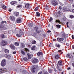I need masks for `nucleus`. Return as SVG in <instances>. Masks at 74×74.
I'll return each instance as SVG.
<instances>
[{
  "instance_id": "1",
  "label": "nucleus",
  "mask_w": 74,
  "mask_h": 74,
  "mask_svg": "<svg viewBox=\"0 0 74 74\" xmlns=\"http://www.w3.org/2000/svg\"><path fill=\"white\" fill-rule=\"evenodd\" d=\"M51 4L54 6H56L58 5V2L55 0H53L51 1Z\"/></svg>"
},
{
  "instance_id": "63",
  "label": "nucleus",
  "mask_w": 74,
  "mask_h": 74,
  "mask_svg": "<svg viewBox=\"0 0 74 74\" xmlns=\"http://www.w3.org/2000/svg\"><path fill=\"white\" fill-rule=\"evenodd\" d=\"M38 74H42V72H40L38 73Z\"/></svg>"
},
{
  "instance_id": "32",
  "label": "nucleus",
  "mask_w": 74,
  "mask_h": 74,
  "mask_svg": "<svg viewBox=\"0 0 74 74\" xmlns=\"http://www.w3.org/2000/svg\"><path fill=\"white\" fill-rule=\"evenodd\" d=\"M61 26V25H56V27H57V28H58V29H60V28Z\"/></svg>"
},
{
  "instance_id": "50",
  "label": "nucleus",
  "mask_w": 74,
  "mask_h": 74,
  "mask_svg": "<svg viewBox=\"0 0 74 74\" xmlns=\"http://www.w3.org/2000/svg\"><path fill=\"white\" fill-rule=\"evenodd\" d=\"M70 17L71 18H73L74 17V16H73V15H71L70 16Z\"/></svg>"
},
{
  "instance_id": "9",
  "label": "nucleus",
  "mask_w": 74,
  "mask_h": 74,
  "mask_svg": "<svg viewBox=\"0 0 74 74\" xmlns=\"http://www.w3.org/2000/svg\"><path fill=\"white\" fill-rule=\"evenodd\" d=\"M10 18L11 21H15V18L14 16H11Z\"/></svg>"
},
{
  "instance_id": "19",
  "label": "nucleus",
  "mask_w": 74,
  "mask_h": 74,
  "mask_svg": "<svg viewBox=\"0 0 74 74\" xmlns=\"http://www.w3.org/2000/svg\"><path fill=\"white\" fill-rule=\"evenodd\" d=\"M38 56H40V55H42V52H38L37 54Z\"/></svg>"
},
{
  "instance_id": "47",
  "label": "nucleus",
  "mask_w": 74,
  "mask_h": 74,
  "mask_svg": "<svg viewBox=\"0 0 74 74\" xmlns=\"http://www.w3.org/2000/svg\"><path fill=\"white\" fill-rule=\"evenodd\" d=\"M25 50L26 52H29V49L27 48H25Z\"/></svg>"
},
{
  "instance_id": "42",
  "label": "nucleus",
  "mask_w": 74,
  "mask_h": 74,
  "mask_svg": "<svg viewBox=\"0 0 74 74\" xmlns=\"http://www.w3.org/2000/svg\"><path fill=\"white\" fill-rule=\"evenodd\" d=\"M21 47L22 48H25V45L23 44H21Z\"/></svg>"
},
{
  "instance_id": "16",
  "label": "nucleus",
  "mask_w": 74,
  "mask_h": 74,
  "mask_svg": "<svg viewBox=\"0 0 74 74\" xmlns=\"http://www.w3.org/2000/svg\"><path fill=\"white\" fill-rule=\"evenodd\" d=\"M7 29V28L4 27H0V30H5Z\"/></svg>"
},
{
  "instance_id": "48",
  "label": "nucleus",
  "mask_w": 74,
  "mask_h": 74,
  "mask_svg": "<svg viewBox=\"0 0 74 74\" xmlns=\"http://www.w3.org/2000/svg\"><path fill=\"white\" fill-rule=\"evenodd\" d=\"M49 73H52V71L51 69L49 70Z\"/></svg>"
},
{
  "instance_id": "6",
  "label": "nucleus",
  "mask_w": 74,
  "mask_h": 74,
  "mask_svg": "<svg viewBox=\"0 0 74 74\" xmlns=\"http://www.w3.org/2000/svg\"><path fill=\"white\" fill-rule=\"evenodd\" d=\"M7 23V22L5 21H4L2 22H1V26H2L3 27L5 25V24H6Z\"/></svg>"
},
{
  "instance_id": "46",
  "label": "nucleus",
  "mask_w": 74,
  "mask_h": 74,
  "mask_svg": "<svg viewBox=\"0 0 74 74\" xmlns=\"http://www.w3.org/2000/svg\"><path fill=\"white\" fill-rule=\"evenodd\" d=\"M2 72L3 73L4 71H6V69L5 68H2Z\"/></svg>"
},
{
  "instance_id": "12",
  "label": "nucleus",
  "mask_w": 74,
  "mask_h": 74,
  "mask_svg": "<svg viewBox=\"0 0 74 74\" xmlns=\"http://www.w3.org/2000/svg\"><path fill=\"white\" fill-rule=\"evenodd\" d=\"M60 65H62V62L61 61H59L57 64V66H60Z\"/></svg>"
},
{
  "instance_id": "21",
  "label": "nucleus",
  "mask_w": 74,
  "mask_h": 74,
  "mask_svg": "<svg viewBox=\"0 0 74 74\" xmlns=\"http://www.w3.org/2000/svg\"><path fill=\"white\" fill-rule=\"evenodd\" d=\"M56 47H58V48H60V45L58 43H56Z\"/></svg>"
},
{
  "instance_id": "56",
  "label": "nucleus",
  "mask_w": 74,
  "mask_h": 74,
  "mask_svg": "<svg viewBox=\"0 0 74 74\" xmlns=\"http://www.w3.org/2000/svg\"><path fill=\"white\" fill-rule=\"evenodd\" d=\"M44 74H48V72L46 71Z\"/></svg>"
},
{
  "instance_id": "43",
  "label": "nucleus",
  "mask_w": 74,
  "mask_h": 74,
  "mask_svg": "<svg viewBox=\"0 0 74 74\" xmlns=\"http://www.w3.org/2000/svg\"><path fill=\"white\" fill-rule=\"evenodd\" d=\"M2 8L4 10H6V8H7L6 7V6H5V5H3Z\"/></svg>"
},
{
  "instance_id": "64",
  "label": "nucleus",
  "mask_w": 74,
  "mask_h": 74,
  "mask_svg": "<svg viewBox=\"0 0 74 74\" xmlns=\"http://www.w3.org/2000/svg\"><path fill=\"white\" fill-rule=\"evenodd\" d=\"M72 48H73V49H74V45H73Z\"/></svg>"
},
{
  "instance_id": "39",
  "label": "nucleus",
  "mask_w": 74,
  "mask_h": 74,
  "mask_svg": "<svg viewBox=\"0 0 74 74\" xmlns=\"http://www.w3.org/2000/svg\"><path fill=\"white\" fill-rule=\"evenodd\" d=\"M16 36L18 37H22V35H21V34H16Z\"/></svg>"
},
{
  "instance_id": "15",
  "label": "nucleus",
  "mask_w": 74,
  "mask_h": 74,
  "mask_svg": "<svg viewBox=\"0 0 74 74\" xmlns=\"http://www.w3.org/2000/svg\"><path fill=\"white\" fill-rule=\"evenodd\" d=\"M27 55L28 58L29 59H30L32 58V56H31V55H30V54L29 53H27Z\"/></svg>"
},
{
  "instance_id": "3",
  "label": "nucleus",
  "mask_w": 74,
  "mask_h": 74,
  "mask_svg": "<svg viewBox=\"0 0 74 74\" xmlns=\"http://www.w3.org/2000/svg\"><path fill=\"white\" fill-rule=\"evenodd\" d=\"M1 44L3 46H4L7 44V42L4 40H3L1 41Z\"/></svg>"
},
{
  "instance_id": "51",
  "label": "nucleus",
  "mask_w": 74,
  "mask_h": 74,
  "mask_svg": "<svg viewBox=\"0 0 74 74\" xmlns=\"http://www.w3.org/2000/svg\"><path fill=\"white\" fill-rule=\"evenodd\" d=\"M60 15V14H58V13H57V14H56V16H57V17H58V16H59Z\"/></svg>"
},
{
  "instance_id": "49",
  "label": "nucleus",
  "mask_w": 74,
  "mask_h": 74,
  "mask_svg": "<svg viewBox=\"0 0 74 74\" xmlns=\"http://www.w3.org/2000/svg\"><path fill=\"white\" fill-rule=\"evenodd\" d=\"M52 21H53V18L52 17H50V18L49 22H51Z\"/></svg>"
},
{
  "instance_id": "5",
  "label": "nucleus",
  "mask_w": 74,
  "mask_h": 74,
  "mask_svg": "<svg viewBox=\"0 0 74 74\" xmlns=\"http://www.w3.org/2000/svg\"><path fill=\"white\" fill-rule=\"evenodd\" d=\"M16 21L18 23H19L22 22V20H21V18H18L16 19Z\"/></svg>"
},
{
  "instance_id": "59",
  "label": "nucleus",
  "mask_w": 74,
  "mask_h": 74,
  "mask_svg": "<svg viewBox=\"0 0 74 74\" xmlns=\"http://www.w3.org/2000/svg\"><path fill=\"white\" fill-rule=\"evenodd\" d=\"M69 1L70 2H71V3H72V2L73 1V0H69Z\"/></svg>"
},
{
  "instance_id": "20",
  "label": "nucleus",
  "mask_w": 74,
  "mask_h": 74,
  "mask_svg": "<svg viewBox=\"0 0 74 74\" xmlns=\"http://www.w3.org/2000/svg\"><path fill=\"white\" fill-rule=\"evenodd\" d=\"M35 49H36V46H33L31 48L32 50L33 51H34V50H35Z\"/></svg>"
},
{
  "instance_id": "57",
  "label": "nucleus",
  "mask_w": 74,
  "mask_h": 74,
  "mask_svg": "<svg viewBox=\"0 0 74 74\" xmlns=\"http://www.w3.org/2000/svg\"><path fill=\"white\" fill-rule=\"evenodd\" d=\"M72 37L73 39H74V35H72Z\"/></svg>"
},
{
  "instance_id": "31",
  "label": "nucleus",
  "mask_w": 74,
  "mask_h": 74,
  "mask_svg": "<svg viewBox=\"0 0 74 74\" xmlns=\"http://www.w3.org/2000/svg\"><path fill=\"white\" fill-rule=\"evenodd\" d=\"M45 9L46 10H48L49 9L48 7V5H45Z\"/></svg>"
},
{
  "instance_id": "60",
  "label": "nucleus",
  "mask_w": 74,
  "mask_h": 74,
  "mask_svg": "<svg viewBox=\"0 0 74 74\" xmlns=\"http://www.w3.org/2000/svg\"><path fill=\"white\" fill-rule=\"evenodd\" d=\"M70 69H71V68L69 67L67 68V70H70Z\"/></svg>"
},
{
  "instance_id": "41",
  "label": "nucleus",
  "mask_w": 74,
  "mask_h": 74,
  "mask_svg": "<svg viewBox=\"0 0 74 74\" xmlns=\"http://www.w3.org/2000/svg\"><path fill=\"white\" fill-rule=\"evenodd\" d=\"M32 42H32V44H36V41L34 40H32Z\"/></svg>"
},
{
  "instance_id": "24",
  "label": "nucleus",
  "mask_w": 74,
  "mask_h": 74,
  "mask_svg": "<svg viewBox=\"0 0 74 74\" xmlns=\"http://www.w3.org/2000/svg\"><path fill=\"white\" fill-rule=\"evenodd\" d=\"M10 47L11 48V49H15V48L14 45H11L10 46Z\"/></svg>"
},
{
  "instance_id": "14",
  "label": "nucleus",
  "mask_w": 74,
  "mask_h": 74,
  "mask_svg": "<svg viewBox=\"0 0 74 74\" xmlns=\"http://www.w3.org/2000/svg\"><path fill=\"white\" fill-rule=\"evenodd\" d=\"M17 3V2L16 1H12L10 3V4L12 5H14V4H16Z\"/></svg>"
},
{
  "instance_id": "10",
  "label": "nucleus",
  "mask_w": 74,
  "mask_h": 74,
  "mask_svg": "<svg viewBox=\"0 0 74 74\" xmlns=\"http://www.w3.org/2000/svg\"><path fill=\"white\" fill-rule=\"evenodd\" d=\"M57 40L58 41H63L64 40V38H57Z\"/></svg>"
},
{
  "instance_id": "4",
  "label": "nucleus",
  "mask_w": 74,
  "mask_h": 74,
  "mask_svg": "<svg viewBox=\"0 0 74 74\" xmlns=\"http://www.w3.org/2000/svg\"><path fill=\"white\" fill-rule=\"evenodd\" d=\"M38 62V60L37 59L34 58L33 59L32 61L33 63H36Z\"/></svg>"
},
{
  "instance_id": "8",
  "label": "nucleus",
  "mask_w": 74,
  "mask_h": 74,
  "mask_svg": "<svg viewBox=\"0 0 74 74\" xmlns=\"http://www.w3.org/2000/svg\"><path fill=\"white\" fill-rule=\"evenodd\" d=\"M67 58H71V59H73V56L72 55H70V54H68L66 55Z\"/></svg>"
},
{
  "instance_id": "40",
  "label": "nucleus",
  "mask_w": 74,
  "mask_h": 74,
  "mask_svg": "<svg viewBox=\"0 0 74 74\" xmlns=\"http://www.w3.org/2000/svg\"><path fill=\"white\" fill-rule=\"evenodd\" d=\"M63 12H65V11H67V10L66 8H64L63 10Z\"/></svg>"
},
{
  "instance_id": "54",
  "label": "nucleus",
  "mask_w": 74,
  "mask_h": 74,
  "mask_svg": "<svg viewBox=\"0 0 74 74\" xmlns=\"http://www.w3.org/2000/svg\"><path fill=\"white\" fill-rule=\"evenodd\" d=\"M0 72L3 73V71L2 69V68L0 69Z\"/></svg>"
},
{
  "instance_id": "25",
  "label": "nucleus",
  "mask_w": 74,
  "mask_h": 74,
  "mask_svg": "<svg viewBox=\"0 0 74 74\" xmlns=\"http://www.w3.org/2000/svg\"><path fill=\"white\" fill-rule=\"evenodd\" d=\"M14 45H16V46H19V42H16L15 43H14Z\"/></svg>"
},
{
  "instance_id": "55",
  "label": "nucleus",
  "mask_w": 74,
  "mask_h": 74,
  "mask_svg": "<svg viewBox=\"0 0 74 74\" xmlns=\"http://www.w3.org/2000/svg\"><path fill=\"white\" fill-rule=\"evenodd\" d=\"M59 9L60 10H62V7L60 6H59Z\"/></svg>"
},
{
  "instance_id": "11",
  "label": "nucleus",
  "mask_w": 74,
  "mask_h": 74,
  "mask_svg": "<svg viewBox=\"0 0 74 74\" xmlns=\"http://www.w3.org/2000/svg\"><path fill=\"white\" fill-rule=\"evenodd\" d=\"M55 58L57 60L59 59V58H60V56L58 54H57L55 56Z\"/></svg>"
},
{
  "instance_id": "29",
  "label": "nucleus",
  "mask_w": 74,
  "mask_h": 74,
  "mask_svg": "<svg viewBox=\"0 0 74 74\" xmlns=\"http://www.w3.org/2000/svg\"><path fill=\"white\" fill-rule=\"evenodd\" d=\"M36 34H37L35 33L34 32H33L32 33V36H36Z\"/></svg>"
},
{
  "instance_id": "23",
  "label": "nucleus",
  "mask_w": 74,
  "mask_h": 74,
  "mask_svg": "<svg viewBox=\"0 0 74 74\" xmlns=\"http://www.w3.org/2000/svg\"><path fill=\"white\" fill-rule=\"evenodd\" d=\"M15 15L16 16H19V13L18 12H16V13Z\"/></svg>"
},
{
  "instance_id": "37",
  "label": "nucleus",
  "mask_w": 74,
  "mask_h": 74,
  "mask_svg": "<svg viewBox=\"0 0 74 74\" xmlns=\"http://www.w3.org/2000/svg\"><path fill=\"white\" fill-rule=\"evenodd\" d=\"M61 34L62 35V36L63 37L65 36V34L64 32H62L61 33Z\"/></svg>"
},
{
  "instance_id": "62",
  "label": "nucleus",
  "mask_w": 74,
  "mask_h": 74,
  "mask_svg": "<svg viewBox=\"0 0 74 74\" xmlns=\"http://www.w3.org/2000/svg\"><path fill=\"white\" fill-rule=\"evenodd\" d=\"M13 54H15V53H16V51H14L13 52Z\"/></svg>"
},
{
  "instance_id": "58",
  "label": "nucleus",
  "mask_w": 74,
  "mask_h": 74,
  "mask_svg": "<svg viewBox=\"0 0 74 74\" xmlns=\"http://www.w3.org/2000/svg\"><path fill=\"white\" fill-rule=\"evenodd\" d=\"M51 31L49 30L47 31V33H51Z\"/></svg>"
},
{
  "instance_id": "2",
  "label": "nucleus",
  "mask_w": 74,
  "mask_h": 74,
  "mask_svg": "<svg viewBox=\"0 0 74 74\" xmlns=\"http://www.w3.org/2000/svg\"><path fill=\"white\" fill-rule=\"evenodd\" d=\"M6 64V60H3L1 62V66L3 67H4L5 66Z\"/></svg>"
},
{
  "instance_id": "35",
  "label": "nucleus",
  "mask_w": 74,
  "mask_h": 74,
  "mask_svg": "<svg viewBox=\"0 0 74 74\" xmlns=\"http://www.w3.org/2000/svg\"><path fill=\"white\" fill-rule=\"evenodd\" d=\"M21 53H22L23 55H25V51H23V50H22L21 51Z\"/></svg>"
},
{
  "instance_id": "45",
  "label": "nucleus",
  "mask_w": 74,
  "mask_h": 74,
  "mask_svg": "<svg viewBox=\"0 0 74 74\" xmlns=\"http://www.w3.org/2000/svg\"><path fill=\"white\" fill-rule=\"evenodd\" d=\"M34 29L35 30H36V31H37V30H38V28L37 27H34Z\"/></svg>"
},
{
  "instance_id": "61",
  "label": "nucleus",
  "mask_w": 74,
  "mask_h": 74,
  "mask_svg": "<svg viewBox=\"0 0 74 74\" xmlns=\"http://www.w3.org/2000/svg\"><path fill=\"white\" fill-rule=\"evenodd\" d=\"M58 52H62V50H58Z\"/></svg>"
},
{
  "instance_id": "52",
  "label": "nucleus",
  "mask_w": 74,
  "mask_h": 74,
  "mask_svg": "<svg viewBox=\"0 0 74 74\" xmlns=\"http://www.w3.org/2000/svg\"><path fill=\"white\" fill-rule=\"evenodd\" d=\"M38 10V7L36 8L35 9V11H37Z\"/></svg>"
},
{
  "instance_id": "44",
  "label": "nucleus",
  "mask_w": 74,
  "mask_h": 74,
  "mask_svg": "<svg viewBox=\"0 0 74 74\" xmlns=\"http://www.w3.org/2000/svg\"><path fill=\"white\" fill-rule=\"evenodd\" d=\"M36 32L38 34L40 33H41V30H38L36 31Z\"/></svg>"
},
{
  "instance_id": "18",
  "label": "nucleus",
  "mask_w": 74,
  "mask_h": 74,
  "mask_svg": "<svg viewBox=\"0 0 74 74\" xmlns=\"http://www.w3.org/2000/svg\"><path fill=\"white\" fill-rule=\"evenodd\" d=\"M19 34L21 35V36L22 35H23L24 34L23 33V32L22 31H20L19 32Z\"/></svg>"
},
{
  "instance_id": "38",
  "label": "nucleus",
  "mask_w": 74,
  "mask_h": 74,
  "mask_svg": "<svg viewBox=\"0 0 74 74\" xmlns=\"http://www.w3.org/2000/svg\"><path fill=\"white\" fill-rule=\"evenodd\" d=\"M1 37L4 38H5V36H4V35L3 34H2V35H0Z\"/></svg>"
},
{
  "instance_id": "27",
  "label": "nucleus",
  "mask_w": 74,
  "mask_h": 74,
  "mask_svg": "<svg viewBox=\"0 0 74 74\" xmlns=\"http://www.w3.org/2000/svg\"><path fill=\"white\" fill-rule=\"evenodd\" d=\"M22 73L23 74H26L27 73V71H26V70H25L23 71Z\"/></svg>"
},
{
  "instance_id": "33",
  "label": "nucleus",
  "mask_w": 74,
  "mask_h": 74,
  "mask_svg": "<svg viewBox=\"0 0 74 74\" xmlns=\"http://www.w3.org/2000/svg\"><path fill=\"white\" fill-rule=\"evenodd\" d=\"M23 60L25 61V62H27V60H28V59H27V58L26 57H24L23 58Z\"/></svg>"
},
{
  "instance_id": "36",
  "label": "nucleus",
  "mask_w": 74,
  "mask_h": 74,
  "mask_svg": "<svg viewBox=\"0 0 74 74\" xmlns=\"http://www.w3.org/2000/svg\"><path fill=\"white\" fill-rule=\"evenodd\" d=\"M33 26V25L32 23H30L29 24V26L30 27H32Z\"/></svg>"
},
{
  "instance_id": "34",
  "label": "nucleus",
  "mask_w": 74,
  "mask_h": 74,
  "mask_svg": "<svg viewBox=\"0 0 74 74\" xmlns=\"http://www.w3.org/2000/svg\"><path fill=\"white\" fill-rule=\"evenodd\" d=\"M22 7V6L21 5H17L16 7L17 8H21Z\"/></svg>"
},
{
  "instance_id": "26",
  "label": "nucleus",
  "mask_w": 74,
  "mask_h": 74,
  "mask_svg": "<svg viewBox=\"0 0 74 74\" xmlns=\"http://www.w3.org/2000/svg\"><path fill=\"white\" fill-rule=\"evenodd\" d=\"M5 52L6 53H9V50L8 49H5Z\"/></svg>"
},
{
  "instance_id": "53",
  "label": "nucleus",
  "mask_w": 74,
  "mask_h": 74,
  "mask_svg": "<svg viewBox=\"0 0 74 74\" xmlns=\"http://www.w3.org/2000/svg\"><path fill=\"white\" fill-rule=\"evenodd\" d=\"M56 23L57 22H58V23H60V21H58V20H57L56 21Z\"/></svg>"
},
{
  "instance_id": "30",
  "label": "nucleus",
  "mask_w": 74,
  "mask_h": 74,
  "mask_svg": "<svg viewBox=\"0 0 74 74\" xmlns=\"http://www.w3.org/2000/svg\"><path fill=\"white\" fill-rule=\"evenodd\" d=\"M36 16H40V14L39 12H36Z\"/></svg>"
},
{
  "instance_id": "17",
  "label": "nucleus",
  "mask_w": 74,
  "mask_h": 74,
  "mask_svg": "<svg viewBox=\"0 0 74 74\" xmlns=\"http://www.w3.org/2000/svg\"><path fill=\"white\" fill-rule=\"evenodd\" d=\"M6 58L7 59H8L9 60H10V59H11V58H12V57H11V56L10 55H8L7 56Z\"/></svg>"
},
{
  "instance_id": "13",
  "label": "nucleus",
  "mask_w": 74,
  "mask_h": 74,
  "mask_svg": "<svg viewBox=\"0 0 74 74\" xmlns=\"http://www.w3.org/2000/svg\"><path fill=\"white\" fill-rule=\"evenodd\" d=\"M30 5L27 3L25 5V7L26 8H27V9H30V7H29Z\"/></svg>"
},
{
  "instance_id": "7",
  "label": "nucleus",
  "mask_w": 74,
  "mask_h": 74,
  "mask_svg": "<svg viewBox=\"0 0 74 74\" xmlns=\"http://www.w3.org/2000/svg\"><path fill=\"white\" fill-rule=\"evenodd\" d=\"M57 70L59 72H60V71L61 72L62 71V69L60 67H59L58 66H57Z\"/></svg>"
},
{
  "instance_id": "22",
  "label": "nucleus",
  "mask_w": 74,
  "mask_h": 74,
  "mask_svg": "<svg viewBox=\"0 0 74 74\" xmlns=\"http://www.w3.org/2000/svg\"><path fill=\"white\" fill-rule=\"evenodd\" d=\"M36 69V68H32V73H34V72H35V69Z\"/></svg>"
},
{
  "instance_id": "28",
  "label": "nucleus",
  "mask_w": 74,
  "mask_h": 74,
  "mask_svg": "<svg viewBox=\"0 0 74 74\" xmlns=\"http://www.w3.org/2000/svg\"><path fill=\"white\" fill-rule=\"evenodd\" d=\"M43 44L42 43V42H40V44L39 45V46H40V47H42V46H43Z\"/></svg>"
}]
</instances>
